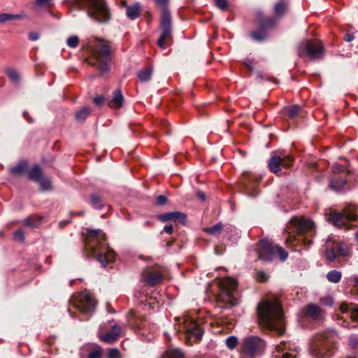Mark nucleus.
<instances>
[{
    "label": "nucleus",
    "instance_id": "de8ad7c7",
    "mask_svg": "<svg viewBox=\"0 0 358 358\" xmlns=\"http://www.w3.org/2000/svg\"><path fill=\"white\" fill-rule=\"evenodd\" d=\"M52 0H35L34 6L38 8L49 6L51 4Z\"/></svg>",
    "mask_w": 358,
    "mask_h": 358
},
{
    "label": "nucleus",
    "instance_id": "aec40b11",
    "mask_svg": "<svg viewBox=\"0 0 358 358\" xmlns=\"http://www.w3.org/2000/svg\"><path fill=\"white\" fill-rule=\"evenodd\" d=\"M346 175L347 174L345 172L339 174H334L330 180V187L335 191L341 190L346 183Z\"/></svg>",
    "mask_w": 358,
    "mask_h": 358
},
{
    "label": "nucleus",
    "instance_id": "2eb2a0df",
    "mask_svg": "<svg viewBox=\"0 0 358 358\" xmlns=\"http://www.w3.org/2000/svg\"><path fill=\"white\" fill-rule=\"evenodd\" d=\"M73 306L83 315H90L96 309V301L89 292L84 291L75 297Z\"/></svg>",
    "mask_w": 358,
    "mask_h": 358
},
{
    "label": "nucleus",
    "instance_id": "c756f323",
    "mask_svg": "<svg viewBox=\"0 0 358 358\" xmlns=\"http://www.w3.org/2000/svg\"><path fill=\"white\" fill-rule=\"evenodd\" d=\"M90 203L93 208L97 209H101L103 206L102 198L97 194H92L90 195Z\"/></svg>",
    "mask_w": 358,
    "mask_h": 358
},
{
    "label": "nucleus",
    "instance_id": "13d9d810",
    "mask_svg": "<svg viewBox=\"0 0 358 358\" xmlns=\"http://www.w3.org/2000/svg\"><path fill=\"white\" fill-rule=\"evenodd\" d=\"M350 281L352 283V286L355 288L358 289V275H353L350 277Z\"/></svg>",
    "mask_w": 358,
    "mask_h": 358
},
{
    "label": "nucleus",
    "instance_id": "09e8293b",
    "mask_svg": "<svg viewBox=\"0 0 358 358\" xmlns=\"http://www.w3.org/2000/svg\"><path fill=\"white\" fill-rule=\"evenodd\" d=\"M14 238L15 240L20 241H24V231L22 229H19L14 232Z\"/></svg>",
    "mask_w": 358,
    "mask_h": 358
},
{
    "label": "nucleus",
    "instance_id": "2f4dec72",
    "mask_svg": "<svg viewBox=\"0 0 358 358\" xmlns=\"http://www.w3.org/2000/svg\"><path fill=\"white\" fill-rule=\"evenodd\" d=\"M42 177L41 169L38 165H35L29 171V178L34 181H38Z\"/></svg>",
    "mask_w": 358,
    "mask_h": 358
},
{
    "label": "nucleus",
    "instance_id": "1a4fd4ad",
    "mask_svg": "<svg viewBox=\"0 0 358 358\" xmlns=\"http://www.w3.org/2000/svg\"><path fill=\"white\" fill-rule=\"evenodd\" d=\"M357 213L358 207L348 205L343 208V213L332 212L329 215V220L338 228L350 229L356 227L351 222L357 220Z\"/></svg>",
    "mask_w": 358,
    "mask_h": 358
},
{
    "label": "nucleus",
    "instance_id": "423d86ee",
    "mask_svg": "<svg viewBox=\"0 0 358 358\" xmlns=\"http://www.w3.org/2000/svg\"><path fill=\"white\" fill-rule=\"evenodd\" d=\"M289 223L292 231L296 232L299 237L296 238L294 236H289L287 239L288 246L294 248L296 245L303 241L304 239L301 237L303 235L306 234L308 236H313L315 234V224L309 219L304 217H293Z\"/></svg>",
    "mask_w": 358,
    "mask_h": 358
},
{
    "label": "nucleus",
    "instance_id": "39448f33",
    "mask_svg": "<svg viewBox=\"0 0 358 358\" xmlns=\"http://www.w3.org/2000/svg\"><path fill=\"white\" fill-rule=\"evenodd\" d=\"M336 335L333 331L316 334L310 345V354L313 358H329L334 352Z\"/></svg>",
    "mask_w": 358,
    "mask_h": 358
},
{
    "label": "nucleus",
    "instance_id": "b1692460",
    "mask_svg": "<svg viewBox=\"0 0 358 358\" xmlns=\"http://www.w3.org/2000/svg\"><path fill=\"white\" fill-rule=\"evenodd\" d=\"M304 314L307 317L316 320L320 318L322 310L318 306L313 303H309L304 309Z\"/></svg>",
    "mask_w": 358,
    "mask_h": 358
},
{
    "label": "nucleus",
    "instance_id": "8fccbe9b",
    "mask_svg": "<svg viewBox=\"0 0 358 358\" xmlns=\"http://www.w3.org/2000/svg\"><path fill=\"white\" fill-rule=\"evenodd\" d=\"M217 7L221 10H225L227 8L228 2L227 0H214Z\"/></svg>",
    "mask_w": 358,
    "mask_h": 358
},
{
    "label": "nucleus",
    "instance_id": "a211bd4d",
    "mask_svg": "<svg viewBox=\"0 0 358 358\" xmlns=\"http://www.w3.org/2000/svg\"><path fill=\"white\" fill-rule=\"evenodd\" d=\"M186 218V215L179 211L166 213L157 216V219L162 222L167 221H178L180 223L184 224L185 222Z\"/></svg>",
    "mask_w": 358,
    "mask_h": 358
},
{
    "label": "nucleus",
    "instance_id": "9b49d317",
    "mask_svg": "<svg viewBox=\"0 0 358 358\" xmlns=\"http://www.w3.org/2000/svg\"><path fill=\"white\" fill-rule=\"evenodd\" d=\"M180 325V331L185 332V340L186 344L192 345L194 342L199 341L203 336V331L197 322L189 317L185 315L182 318L177 320Z\"/></svg>",
    "mask_w": 358,
    "mask_h": 358
},
{
    "label": "nucleus",
    "instance_id": "5fc2aeb1",
    "mask_svg": "<svg viewBox=\"0 0 358 358\" xmlns=\"http://www.w3.org/2000/svg\"><path fill=\"white\" fill-rule=\"evenodd\" d=\"M88 358H101V351L99 349H94L90 352Z\"/></svg>",
    "mask_w": 358,
    "mask_h": 358
},
{
    "label": "nucleus",
    "instance_id": "c9c22d12",
    "mask_svg": "<svg viewBox=\"0 0 358 358\" xmlns=\"http://www.w3.org/2000/svg\"><path fill=\"white\" fill-rule=\"evenodd\" d=\"M327 278L331 282L337 283L341 279V273L336 270L330 271L327 274Z\"/></svg>",
    "mask_w": 358,
    "mask_h": 358
},
{
    "label": "nucleus",
    "instance_id": "ddd939ff",
    "mask_svg": "<svg viewBox=\"0 0 358 358\" xmlns=\"http://www.w3.org/2000/svg\"><path fill=\"white\" fill-rule=\"evenodd\" d=\"M298 55L301 57H308L310 59H320L323 57L324 48L320 41H303L299 45Z\"/></svg>",
    "mask_w": 358,
    "mask_h": 358
},
{
    "label": "nucleus",
    "instance_id": "c03bdc74",
    "mask_svg": "<svg viewBox=\"0 0 358 358\" xmlns=\"http://www.w3.org/2000/svg\"><path fill=\"white\" fill-rule=\"evenodd\" d=\"M6 74L8 78L14 83H17L20 80V76L17 71L14 69H8Z\"/></svg>",
    "mask_w": 358,
    "mask_h": 358
},
{
    "label": "nucleus",
    "instance_id": "69168bd1",
    "mask_svg": "<svg viewBox=\"0 0 358 358\" xmlns=\"http://www.w3.org/2000/svg\"><path fill=\"white\" fill-rule=\"evenodd\" d=\"M197 196L202 201H204L206 199V195L203 192H199L197 193Z\"/></svg>",
    "mask_w": 358,
    "mask_h": 358
},
{
    "label": "nucleus",
    "instance_id": "6ab92c4d",
    "mask_svg": "<svg viewBox=\"0 0 358 358\" xmlns=\"http://www.w3.org/2000/svg\"><path fill=\"white\" fill-rule=\"evenodd\" d=\"M122 333V327L118 325H114L108 332L101 335L100 338L106 343H112L118 339Z\"/></svg>",
    "mask_w": 358,
    "mask_h": 358
},
{
    "label": "nucleus",
    "instance_id": "bb28decb",
    "mask_svg": "<svg viewBox=\"0 0 358 358\" xmlns=\"http://www.w3.org/2000/svg\"><path fill=\"white\" fill-rule=\"evenodd\" d=\"M141 13V6L139 3H135L132 5L126 6V15L127 17L134 20L138 18Z\"/></svg>",
    "mask_w": 358,
    "mask_h": 358
},
{
    "label": "nucleus",
    "instance_id": "680f3d73",
    "mask_svg": "<svg viewBox=\"0 0 358 358\" xmlns=\"http://www.w3.org/2000/svg\"><path fill=\"white\" fill-rule=\"evenodd\" d=\"M164 231L169 234H171L173 231V227L172 225L169 224V225H165L164 227Z\"/></svg>",
    "mask_w": 358,
    "mask_h": 358
},
{
    "label": "nucleus",
    "instance_id": "4c0bfd02",
    "mask_svg": "<svg viewBox=\"0 0 358 358\" xmlns=\"http://www.w3.org/2000/svg\"><path fill=\"white\" fill-rule=\"evenodd\" d=\"M41 222V218H40L39 217L32 216V217H29L26 218L23 222H24V225H26V226L36 227L38 224H40Z\"/></svg>",
    "mask_w": 358,
    "mask_h": 358
},
{
    "label": "nucleus",
    "instance_id": "c85d7f7f",
    "mask_svg": "<svg viewBox=\"0 0 358 358\" xmlns=\"http://www.w3.org/2000/svg\"><path fill=\"white\" fill-rule=\"evenodd\" d=\"M152 69L150 66L140 70L137 73V77L141 83H146L151 79Z\"/></svg>",
    "mask_w": 358,
    "mask_h": 358
},
{
    "label": "nucleus",
    "instance_id": "a19ab883",
    "mask_svg": "<svg viewBox=\"0 0 358 358\" xmlns=\"http://www.w3.org/2000/svg\"><path fill=\"white\" fill-rule=\"evenodd\" d=\"M27 167V164L25 162H20L17 166L12 168L11 172L16 174H20L23 173Z\"/></svg>",
    "mask_w": 358,
    "mask_h": 358
},
{
    "label": "nucleus",
    "instance_id": "6e6d98bb",
    "mask_svg": "<svg viewBox=\"0 0 358 358\" xmlns=\"http://www.w3.org/2000/svg\"><path fill=\"white\" fill-rule=\"evenodd\" d=\"M166 202H167V198L165 196L160 195L157 197L156 203L158 205L162 206V205L166 204Z\"/></svg>",
    "mask_w": 358,
    "mask_h": 358
},
{
    "label": "nucleus",
    "instance_id": "f3484780",
    "mask_svg": "<svg viewBox=\"0 0 358 358\" xmlns=\"http://www.w3.org/2000/svg\"><path fill=\"white\" fill-rule=\"evenodd\" d=\"M266 346L265 341L257 336H249L243 341L241 351L248 356H253Z\"/></svg>",
    "mask_w": 358,
    "mask_h": 358
},
{
    "label": "nucleus",
    "instance_id": "dca6fc26",
    "mask_svg": "<svg viewBox=\"0 0 358 358\" xmlns=\"http://www.w3.org/2000/svg\"><path fill=\"white\" fill-rule=\"evenodd\" d=\"M294 159L291 155L276 151L272 153L271 158L268 162L269 170L275 174L281 172V167L288 169L292 166Z\"/></svg>",
    "mask_w": 358,
    "mask_h": 358
},
{
    "label": "nucleus",
    "instance_id": "0eeeda50",
    "mask_svg": "<svg viewBox=\"0 0 358 358\" xmlns=\"http://www.w3.org/2000/svg\"><path fill=\"white\" fill-rule=\"evenodd\" d=\"M155 3L162 8V13L159 29L162 34L157 41V45L161 48H165L169 45L172 38V20L170 11L168 8L169 0H154Z\"/></svg>",
    "mask_w": 358,
    "mask_h": 358
},
{
    "label": "nucleus",
    "instance_id": "f257e3e1",
    "mask_svg": "<svg viewBox=\"0 0 358 358\" xmlns=\"http://www.w3.org/2000/svg\"><path fill=\"white\" fill-rule=\"evenodd\" d=\"M85 249L90 256L95 257L103 268L115 259V252L106 243V237L100 229H87Z\"/></svg>",
    "mask_w": 358,
    "mask_h": 358
},
{
    "label": "nucleus",
    "instance_id": "774afa93",
    "mask_svg": "<svg viewBox=\"0 0 358 358\" xmlns=\"http://www.w3.org/2000/svg\"><path fill=\"white\" fill-rule=\"evenodd\" d=\"M356 238H357V241H358V231H357V233H356Z\"/></svg>",
    "mask_w": 358,
    "mask_h": 358
},
{
    "label": "nucleus",
    "instance_id": "4468645a",
    "mask_svg": "<svg viewBox=\"0 0 358 358\" xmlns=\"http://www.w3.org/2000/svg\"><path fill=\"white\" fill-rule=\"evenodd\" d=\"M262 177L250 171L242 173L240 180V187L247 195L255 197L259 194L258 184Z\"/></svg>",
    "mask_w": 358,
    "mask_h": 358
},
{
    "label": "nucleus",
    "instance_id": "393cba45",
    "mask_svg": "<svg viewBox=\"0 0 358 358\" xmlns=\"http://www.w3.org/2000/svg\"><path fill=\"white\" fill-rule=\"evenodd\" d=\"M340 310L343 313H350V317L354 321H358V305L351 303L350 305L343 303L340 306Z\"/></svg>",
    "mask_w": 358,
    "mask_h": 358
},
{
    "label": "nucleus",
    "instance_id": "37998d69",
    "mask_svg": "<svg viewBox=\"0 0 358 358\" xmlns=\"http://www.w3.org/2000/svg\"><path fill=\"white\" fill-rule=\"evenodd\" d=\"M225 343L228 348L233 350L237 345L238 339L236 336H229L226 339Z\"/></svg>",
    "mask_w": 358,
    "mask_h": 358
},
{
    "label": "nucleus",
    "instance_id": "72a5a7b5",
    "mask_svg": "<svg viewBox=\"0 0 358 358\" xmlns=\"http://www.w3.org/2000/svg\"><path fill=\"white\" fill-rule=\"evenodd\" d=\"M91 112L90 107H83L80 110L77 111L75 115L76 120L78 122H83L86 120L87 116Z\"/></svg>",
    "mask_w": 358,
    "mask_h": 358
},
{
    "label": "nucleus",
    "instance_id": "f704fd0d",
    "mask_svg": "<svg viewBox=\"0 0 358 358\" xmlns=\"http://www.w3.org/2000/svg\"><path fill=\"white\" fill-rule=\"evenodd\" d=\"M222 229H223L222 223L217 222L216 224H215L212 227H206L203 230V231H205L210 235L216 236L220 233V231H222Z\"/></svg>",
    "mask_w": 358,
    "mask_h": 358
},
{
    "label": "nucleus",
    "instance_id": "e2e57ef3",
    "mask_svg": "<svg viewBox=\"0 0 358 358\" xmlns=\"http://www.w3.org/2000/svg\"><path fill=\"white\" fill-rule=\"evenodd\" d=\"M23 117L24 119L29 123L33 122V120L29 116V113L27 111L23 112Z\"/></svg>",
    "mask_w": 358,
    "mask_h": 358
},
{
    "label": "nucleus",
    "instance_id": "f8f14e48",
    "mask_svg": "<svg viewBox=\"0 0 358 358\" xmlns=\"http://www.w3.org/2000/svg\"><path fill=\"white\" fill-rule=\"evenodd\" d=\"M259 29L250 33V36L255 41L261 42L267 38V31L276 24V19L267 17L262 10L255 12Z\"/></svg>",
    "mask_w": 358,
    "mask_h": 358
},
{
    "label": "nucleus",
    "instance_id": "3c124183",
    "mask_svg": "<svg viewBox=\"0 0 358 358\" xmlns=\"http://www.w3.org/2000/svg\"><path fill=\"white\" fill-rule=\"evenodd\" d=\"M107 358H120V352L117 349H110Z\"/></svg>",
    "mask_w": 358,
    "mask_h": 358
},
{
    "label": "nucleus",
    "instance_id": "6e6552de",
    "mask_svg": "<svg viewBox=\"0 0 358 358\" xmlns=\"http://www.w3.org/2000/svg\"><path fill=\"white\" fill-rule=\"evenodd\" d=\"M258 258L264 262H271L276 255L281 261H285L288 257L287 252L281 247L275 245L268 239L260 240L256 248Z\"/></svg>",
    "mask_w": 358,
    "mask_h": 358
},
{
    "label": "nucleus",
    "instance_id": "20e7f679",
    "mask_svg": "<svg viewBox=\"0 0 358 358\" xmlns=\"http://www.w3.org/2000/svg\"><path fill=\"white\" fill-rule=\"evenodd\" d=\"M73 9L84 10L87 15L99 22H107L110 19V11L104 0H71Z\"/></svg>",
    "mask_w": 358,
    "mask_h": 358
},
{
    "label": "nucleus",
    "instance_id": "052dcab7",
    "mask_svg": "<svg viewBox=\"0 0 358 358\" xmlns=\"http://www.w3.org/2000/svg\"><path fill=\"white\" fill-rule=\"evenodd\" d=\"M244 65L248 68V70L252 71L254 68L253 62L249 59H245Z\"/></svg>",
    "mask_w": 358,
    "mask_h": 358
},
{
    "label": "nucleus",
    "instance_id": "ea45409f",
    "mask_svg": "<svg viewBox=\"0 0 358 358\" xmlns=\"http://www.w3.org/2000/svg\"><path fill=\"white\" fill-rule=\"evenodd\" d=\"M336 246V250H337V253L338 256H346L348 254V247L341 243H334Z\"/></svg>",
    "mask_w": 358,
    "mask_h": 358
},
{
    "label": "nucleus",
    "instance_id": "0e129e2a",
    "mask_svg": "<svg viewBox=\"0 0 358 358\" xmlns=\"http://www.w3.org/2000/svg\"><path fill=\"white\" fill-rule=\"evenodd\" d=\"M344 39L345 41L347 42H350L352 41L353 39H354V36L352 34H346L345 35V37H344Z\"/></svg>",
    "mask_w": 358,
    "mask_h": 358
},
{
    "label": "nucleus",
    "instance_id": "f03ea898",
    "mask_svg": "<svg viewBox=\"0 0 358 358\" xmlns=\"http://www.w3.org/2000/svg\"><path fill=\"white\" fill-rule=\"evenodd\" d=\"M258 320L261 325L272 330H276L279 335L284 333L282 327L283 312L277 299L266 300L257 306Z\"/></svg>",
    "mask_w": 358,
    "mask_h": 358
},
{
    "label": "nucleus",
    "instance_id": "603ef678",
    "mask_svg": "<svg viewBox=\"0 0 358 358\" xmlns=\"http://www.w3.org/2000/svg\"><path fill=\"white\" fill-rule=\"evenodd\" d=\"M320 302L323 305L331 306L333 305V299L331 296H326L324 298H321Z\"/></svg>",
    "mask_w": 358,
    "mask_h": 358
},
{
    "label": "nucleus",
    "instance_id": "864d4df0",
    "mask_svg": "<svg viewBox=\"0 0 358 358\" xmlns=\"http://www.w3.org/2000/svg\"><path fill=\"white\" fill-rule=\"evenodd\" d=\"M169 123L167 120H163L161 121L160 127L164 130V132L166 134H170V131L169 130Z\"/></svg>",
    "mask_w": 358,
    "mask_h": 358
},
{
    "label": "nucleus",
    "instance_id": "58836bf2",
    "mask_svg": "<svg viewBox=\"0 0 358 358\" xmlns=\"http://www.w3.org/2000/svg\"><path fill=\"white\" fill-rule=\"evenodd\" d=\"M299 110L300 108L297 105H293L291 107L285 109L286 115L288 117L292 119L294 118L297 115Z\"/></svg>",
    "mask_w": 358,
    "mask_h": 358
},
{
    "label": "nucleus",
    "instance_id": "338daca9",
    "mask_svg": "<svg viewBox=\"0 0 358 358\" xmlns=\"http://www.w3.org/2000/svg\"><path fill=\"white\" fill-rule=\"evenodd\" d=\"M356 343H357V341H356V340H355V341H353L352 338L350 339V344H351L352 345H353V346H354V345H356Z\"/></svg>",
    "mask_w": 358,
    "mask_h": 358
},
{
    "label": "nucleus",
    "instance_id": "473e14b6",
    "mask_svg": "<svg viewBox=\"0 0 358 358\" xmlns=\"http://www.w3.org/2000/svg\"><path fill=\"white\" fill-rule=\"evenodd\" d=\"M184 355L179 349H169L163 355L162 358H183Z\"/></svg>",
    "mask_w": 358,
    "mask_h": 358
},
{
    "label": "nucleus",
    "instance_id": "7ed1b4c3",
    "mask_svg": "<svg viewBox=\"0 0 358 358\" xmlns=\"http://www.w3.org/2000/svg\"><path fill=\"white\" fill-rule=\"evenodd\" d=\"M89 48L90 54L86 59L87 63L101 73L108 72L110 70V62L112 59L110 43L95 37L90 41Z\"/></svg>",
    "mask_w": 358,
    "mask_h": 358
},
{
    "label": "nucleus",
    "instance_id": "4d7b16f0",
    "mask_svg": "<svg viewBox=\"0 0 358 358\" xmlns=\"http://www.w3.org/2000/svg\"><path fill=\"white\" fill-rule=\"evenodd\" d=\"M40 34L35 31H31L29 33V39L31 41H36L39 38Z\"/></svg>",
    "mask_w": 358,
    "mask_h": 358
},
{
    "label": "nucleus",
    "instance_id": "bf43d9fd",
    "mask_svg": "<svg viewBox=\"0 0 358 358\" xmlns=\"http://www.w3.org/2000/svg\"><path fill=\"white\" fill-rule=\"evenodd\" d=\"M104 101V97L103 96H98L94 99V102L96 106H101Z\"/></svg>",
    "mask_w": 358,
    "mask_h": 358
},
{
    "label": "nucleus",
    "instance_id": "7c9ffc66",
    "mask_svg": "<svg viewBox=\"0 0 358 358\" xmlns=\"http://www.w3.org/2000/svg\"><path fill=\"white\" fill-rule=\"evenodd\" d=\"M24 14L13 15L9 13H0V23L24 18Z\"/></svg>",
    "mask_w": 358,
    "mask_h": 358
},
{
    "label": "nucleus",
    "instance_id": "a18cd8bd",
    "mask_svg": "<svg viewBox=\"0 0 358 358\" xmlns=\"http://www.w3.org/2000/svg\"><path fill=\"white\" fill-rule=\"evenodd\" d=\"M66 43L69 47L75 48L79 43V38L77 36H71L68 38Z\"/></svg>",
    "mask_w": 358,
    "mask_h": 358
},
{
    "label": "nucleus",
    "instance_id": "cd10ccee",
    "mask_svg": "<svg viewBox=\"0 0 358 358\" xmlns=\"http://www.w3.org/2000/svg\"><path fill=\"white\" fill-rule=\"evenodd\" d=\"M124 103V96L120 90L113 92V99L109 102V106L114 108H120Z\"/></svg>",
    "mask_w": 358,
    "mask_h": 358
},
{
    "label": "nucleus",
    "instance_id": "5701e85b",
    "mask_svg": "<svg viewBox=\"0 0 358 358\" xmlns=\"http://www.w3.org/2000/svg\"><path fill=\"white\" fill-rule=\"evenodd\" d=\"M128 323L129 325L131 326L134 329H141L143 327V324H141L145 318L144 316L137 317L135 312L133 310H131L128 313Z\"/></svg>",
    "mask_w": 358,
    "mask_h": 358
},
{
    "label": "nucleus",
    "instance_id": "412c9836",
    "mask_svg": "<svg viewBox=\"0 0 358 358\" xmlns=\"http://www.w3.org/2000/svg\"><path fill=\"white\" fill-rule=\"evenodd\" d=\"M142 278L143 280L149 285L155 286L162 280V275L159 272H152L150 271H145L142 273Z\"/></svg>",
    "mask_w": 358,
    "mask_h": 358
},
{
    "label": "nucleus",
    "instance_id": "9d476101",
    "mask_svg": "<svg viewBox=\"0 0 358 358\" xmlns=\"http://www.w3.org/2000/svg\"><path fill=\"white\" fill-rule=\"evenodd\" d=\"M237 282L232 278H227L220 282L218 299L229 307L239 303V296L236 290Z\"/></svg>",
    "mask_w": 358,
    "mask_h": 358
},
{
    "label": "nucleus",
    "instance_id": "49530a36",
    "mask_svg": "<svg viewBox=\"0 0 358 358\" xmlns=\"http://www.w3.org/2000/svg\"><path fill=\"white\" fill-rule=\"evenodd\" d=\"M38 182H39L40 185L43 189L48 190L50 189L51 182L49 179L41 177V178Z\"/></svg>",
    "mask_w": 358,
    "mask_h": 358
},
{
    "label": "nucleus",
    "instance_id": "4be33fe9",
    "mask_svg": "<svg viewBox=\"0 0 358 358\" xmlns=\"http://www.w3.org/2000/svg\"><path fill=\"white\" fill-rule=\"evenodd\" d=\"M288 2L285 0H280L274 4L273 13L275 16L272 17L276 19V23L279 19L285 15L288 9Z\"/></svg>",
    "mask_w": 358,
    "mask_h": 358
},
{
    "label": "nucleus",
    "instance_id": "79ce46f5",
    "mask_svg": "<svg viewBox=\"0 0 358 358\" xmlns=\"http://www.w3.org/2000/svg\"><path fill=\"white\" fill-rule=\"evenodd\" d=\"M269 275L262 270L257 271L255 273V279L259 282H264L268 280Z\"/></svg>",
    "mask_w": 358,
    "mask_h": 358
},
{
    "label": "nucleus",
    "instance_id": "e433bc0d",
    "mask_svg": "<svg viewBox=\"0 0 358 358\" xmlns=\"http://www.w3.org/2000/svg\"><path fill=\"white\" fill-rule=\"evenodd\" d=\"M326 257L329 262H333L336 257H338L337 250H336L335 243H334L331 247L327 245L326 249Z\"/></svg>",
    "mask_w": 358,
    "mask_h": 358
},
{
    "label": "nucleus",
    "instance_id": "a878e982",
    "mask_svg": "<svg viewBox=\"0 0 358 358\" xmlns=\"http://www.w3.org/2000/svg\"><path fill=\"white\" fill-rule=\"evenodd\" d=\"M276 352L282 353V358H296V355L293 353L289 344L282 341L275 348Z\"/></svg>",
    "mask_w": 358,
    "mask_h": 358
}]
</instances>
